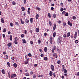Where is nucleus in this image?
I'll return each mask as SVG.
<instances>
[{"label": "nucleus", "mask_w": 79, "mask_h": 79, "mask_svg": "<svg viewBox=\"0 0 79 79\" xmlns=\"http://www.w3.org/2000/svg\"><path fill=\"white\" fill-rule=\"evenodd\" d=\"M44 50L45 52H47V47H45L44 48Z\"/></svg>", "instance_id": "6ab92c4d"}, {"label": "nucleus", "mask_w": 79, "mask_h": 79, "mask_svg": "<svg viewBox=\"0 0 79 79\" xmlns=\"http://www.w3.org/2000/svg\"><path fill=\"white\" fill-rule=\"evenodd\" d=\"M20 73L22 74V73H23V70L22 69L20 70Z\"/></svg>", "instance_id": "3c124183"}, {"label": "nucleus", "mask_w": 79, "mask_h": 79, "mask_svg": "<svg viewBox=\"0 0 79 79\" xmlns=\"http://www.w3.org/2000/svg\"><path fill=\"white\" fill-rule=\"evenodd\" d=\"M7 65H8V66H9V67H10V62H7Z\"/></svg>", "instance_id": "cd10ccee"}, {"label": "nucleus", "mask_w": 79, "mask_h": 79, "mask_svg": "<svg viewBox=\"0 0 79 79\" xmlns=\"http://www.w3.org/2000/svg\"><path fill=\"white\" fill-rule=\"evenodd\" d=\"M44 35L45 37H46L47 36V33H45Z\"/></svg>", "instance_id": "6e6d98bb"}, {"label": "nucleus", "mask_w": 79, "mask_h": 79, "mask_svg": "<svg viewBox=\"0 0 79 79\" xmlns=\"http://www.w3.org/2000/svg\"><path fill=\"white\" fill-rule=\"evenodd\" d=\"M62 71H63L64 73H67V70L66 69H62Z\"/></svg>", "instance_id": "f3484780"}, {"label": "nucleus", "mask_w": 79, "mask_h": 79, "mask_svg": "<svg viewBox=\"0 0 79 79\" xmlns=\"http://www.w3.org/2000/svg\"><path fill=\"white\" fill-rule=\"evenodd\" d=\"M62 68L64 69V65H62Z\"/></svg>", "instance_id": "69168bd1"}, {"label": "nucleus", "mask_w": 79, "mask_h": 79, "mask_svg": "<svg viewBox=\"0 0 79 79\" xmlns=\"http://www.w3.org/2000/svg\"><path fill=\"white\" fill-rule=\"evenodd\" d=\"M15 40L14 41H17V40H18V38H17V37H15Z\"/></svg>", "instance_id": "e433bc0d"}, {"label": "nucleus", "mask_w": 79, "mask_h": 79, "mask_svg": "<svg viewBox=\"0 0 79 79\" xmlns=\"http://www.w3.org/2000/svg\"><path fill=\"white\" fill-rule=\"evenodd\" d=\"M3 32H6V28H4L3 29Z\"/></svg>", "instance_id": "a878e982"}, {"label": "nucleus", "mask_w": 79, "mask_h": 79, "mask_svg": "<svg viewBox=\"0 0 79 79\" xmlns=\"http://www.w3.org/2000/svg\"><path fill=\"white\" fill-rule=\"evenodd\" d=\"M35 31L37 33L39 32V28H36L35 29Z\"/></svg>", "instance_id": "39448f33"}, {"label": "nucleus", "mask_w": 79, "mask_h": 79, "mask_svg": "<svg viewBox=\"0 0 79 79\" xmlns=\"http://www.w3.org/2000/svg\"><path fill=\"white\" fill-rule=\"evenodd\" d=\"M51 69L52 70H54L55 69V67H54V66L53 65H52L51 66Z\"/></svg>", "instance_id": "20e7f679"}, {"label": "nucleus", "mask_w": 79, "mask_h": 79, "mask_svg": "<svg viewBox=\"0 0 79 79\" xmlns=\"http://www.w3.org/2000/svg\"><path fill=\"white\" fill-rule=\"evenodd\" d=\"M77 31H76L74 34V35H77Z\"/></svg>", "instance_id": "0e129e2a"}, {"label": "nucleus", "mask_w": 79, "mask_h": 79, "mask_svg": "<svg viewBox=\"0 0 79 79\" xmlns=\"http://www.w3.org/2000/svg\"><path fill=\"white\" fill-rule=\"evenodd\" d=\"M61 62V61H60V60H58L57 61V63L58 64H60V63Z\"/></svg>", "instance_id": "603ef678"}, {"label": "nucleus", "mask_w": 79, "mask_h": 79, "mask_svg": "<svg viewBox=\"0 0 79 79\" xmlns=\"http://www.w3.org/2000/svg\"><path fill=\"white\" fill-rule=\"evenodd\" d=\"M56 25H54L53 29V30H55V29H56Z\"/></svg>", "instance_id": "5701e85b"}, {"label": "nucleus", "mask_w": 79, "mask_h": 79, "mask_svg": "<svg viewBox=\"0 0 79 79\" xmlns=\"http://www.w3.org/2000/svg\"><path fill=\"white\" fill-rule=\"evenodd\" d=\"M67 37H68L70 36V32H68L67 34Z\"/></svg>", "instance_id": "2eb2a0df"}, {"label": "nucleus", "mask_w": 79, "mask_h": 79, "mask_svg": "<svg viewBox=\"0 0 79 79\" xmlns=\"http://www.w3.org/2000/svg\"><path fill=\"white\" fill-rule=\"evenodd\" d=\"M78 42H79V41H78V40H76L75 41V43L76 44H77Z\"/></svg>", "instance_id": "37998d69"}, {"label": "nucleus", "mask_w": 79, "mask_h": 79, "mask_svg": "<svg viewBox=\"0 0 79 79\" xmlns=\"http://www.w3.org/2000/svg\"><path fill=\"white\" fill-rule=\"evenodd\" d=\"M30 74H31V75H32L33 74V73H34V72L32 71L30 72Z\"/></svg>", "instance_id": "864d4df0"}, {"label": "nucleus", "mask_w": 79, "mask_h": 79, "mask_svg": "<svg viewBox=\"0 0 79 79\" xmlns=\"http://www.w3.org/2000/svg\"><path fill=\"white\" fill-rule=\"evenodd\" d=\"M10 26L11 27H13V26L14 25L13 24V23L11 22L10 23Z\"/></svg>", "instance_id": "7c9ffc66"}, {"label": "nucleus", "mask_w": 79, "mask_h": 79, "mask_svg": "<svg viewBox=\"0 0 79 79\" xmlns=\"http://www.w3.org/2000/svg\"><path fill=\"white\" fill-rule=\"evenodd\" d=\"M6 57L5 60H8V56L7 55H6Z\"/></svg>", "instance_id": "bb28decb"}, {"label": "nucleus", "mask_w": 79, "mask_h": 79, "mask_svg": "<svg viewBox=\"0 0 79 79\" xmlns=\"http://www.w3.org/2000/svg\"><path fill=\"white\" fill-rule=\"evenodd\" d=\"M16 76V74L13 73L11 75V78H12V79H13V78L15 77Z\"/></svg>", "instance_id": "f03ea898"}, {"label": "nucleus", "mask_w": 79, "mask_h": 79, "mask_svg": "<svg viewBox=\"0 0 79 79\" xmlns=\"http://www.w3.org/2000/svg\"><path fill=\"white\" fill-rule=\"evenodd\" d=\"M40 56L41 57H42V58H43V57H44V54H41L40 55Z\"/></svg>", "instance_id": "8fccbe9b"}, {"label": "nucleus", "mask_w": 79, "mask_h": 79, "mask_svg": "<svg viewBox=\"0 0 79 79\" xmlns=\"http://www.w3.org/2000/svg\"><path fill=\"white\" fill-rule=\"evenodd\" d=\"M58 23H59V24H60V23H61V21L60 20L58 21Z\"/></svg>", "instance_id": "338daca9"}, {"label": "nucleus", "mask_w": 79, "mask_h": 79, "mask_svg": "<svg viewBox=\"0 0 79 79\" xmlns=\"http://www.w3.org/2000/svg\"><path fill=\"white\" fill-rule=\"evenodd\" d=\"M30 21L31 23H33V18H31L30 19Z\"/></svg>", "instance_id": "4468645a"}, {"label": "nucleus", "mask_w": 79, "mask_h": 79, "mask_svg": "<svg viewBox=\"0 0 79 79\" xmlns=\"http://www.w3.org/2000/svg\"><path fill=\"white\" fill-rule=\"evenodd\" d=\"M62 40V39L61 38V37H59L58 38V39L57 40L58 42V43L60 44L61 43V42Z\"/></svg>", "instance_id": "f257e3e1"}, {"label": "nucleus", "mask_w": 79, "mask_h": 79, "mask_svg": "<svg viewBox=\"0 0 79 79\" xmlns=\"http://www.w3.org/2000/svg\"><path fill=\"white\" fill-rule=\"evenodd\" d=\"M3 53L4 55H6V53L5 52H3Z\"/></svg>", "instance_id": "e2e57ef3"}, {"label": "nucleus", "mask_w": 79, "mask_h": 79, "mask_svg": "<svg viewBox=\"0 0 79 79\" xmlns=\"http://www.w3.org/2000/svg\"><path fill=\"white\" fill-rule=\"evenodd\" d=\"M13 66L15 68H17V64H16V63H15L14 64Z\"/></svg>", "instance_id": "1a4fd4ad"}, {"label": "nucleus", "mask_w": 79, "mask_h": 79, "mask_svg": "<svg viewBox=\"0 0 79 79\" xmlns=\"http://www.w3.org/2000/svg\"><path fill=\"white\" fill-rule=\"evenodd\" d=\"M11 59H12V60H15V57H12L11 58Z\"/></svg>", "instance_id": "13d9d810"}, {"label": "nucleus", "mask_w": 79, "mask_h": 79, "mask_svg": "<svg viewBox=\"0 0 79 79\" xmlns=\"http://www.w3.org/2000/svg\"><path fill=\"white\" fill-rule=\"evenodd\" d=\"M30 75L29 73H25V76H29Z\"/></svg>", "instance_id": "4be33fe9"}, {"label": "nucleus", "mask_w": 79, "mask_h": 79, "mask_svg": "<svg viewBox=\"0 0 79 79\" xmlns=\"http://www.w3.org/2000/svg\"><path fill=\"white\" fill-rule=\"evenodd\" d=\"M68 25H69L70 27H71V26H72V25H73V23H72L70 22L69 21H68Z\"/></svg>", "instance_id": "7ed1b4c3"}, {"label": "nucleus", "mask_w": 79, "mask_h": 79, "mask_svg": "<svg viewBox=\"0 0 79 79\" xmlns=\"http://www.w3.org/2000/svg\"><path fill=\"white\" fill-rule=\"evenodd\" d=\"M12 45V43H9L7 44L8 47H11V45Z\"/></svg>", "instance_id": "f8f14e48"}, {"label": "nucleus", "mask_w": 79, "mask_h": 79, "mask_svg": "<svg viewBox=\"0 0 79 79\" xmlns=\"http://www.w3.org/2000/svg\"><path fill=\"white\" fill-rule=\"evenodd\" d=\"M7 6H8V5L7 4H6L4 6V8H7Z\"/></svg>", "instance_id": "052dcab7"}, {"label": "nucleus", "mask_w": 79, "mask_h": 79, "mask_svg": "<svg viewBox=\"0 0 79 79\" xmlns=\"http://www.w3.org/2000/svg\"><path fill=\"white\" fill-rule=\"evenodd\" d=\"M41 43V41H40V40H39L38 41V44L39 45H40Z\"/></svg>", "instance_id": "a211bd4d"}, {"label": "nucleus", "mask_w": 79, "mask_h": 79, "mask_svg": "<svg viewBox=\"0 0 79 79\" xmlns=\"http://www.w3.org/2000/svg\"><path fill=\"white\" fill-rule=\"evenodd\" d=\"M24 4H26V0H23Z\"/></svg>", "instance_id": "79ce46f5"}, {"label": "nucleus", "mask_w": 79, "mask_h": 79, "mask_svg": "<svg viewBox=\"0 0 79 79\" xmlns=\"http://www.w3.org/2000/svg\"><path fill=\"white\" fill-rule=\"evenodd\" d=\"M56 32H54L53 33V37H55V36H56Z\"/></svg>", "instance_id": "aec40b11"}, {"label": "nucleus", "mask_w": 79, "mask_h": 79, "mask_svg": "<svg viewBox=\"0 0 79 79\" xmlns=\"http://www.w3.org/2000/svg\"><path fill=\"white\" fill-rule=\"evenodd\" d=\"M27 13L29 15H30V10H27Z\"/></svg>", "instance_id": "680f3d73"}, {"label": "nucleus", "mask_w": 79, "mask_h": 79, "mask_svg": "<svg viewBox=\"0 0 79 79\" xmlns=\"http://www.w3.org/2000/svg\"><path fill=\"white\" fill-rule=\"evenodd\" d=\"M36 77H37V76H36V75H35V74L34 75L33 77V78H36Z\"/></svg>", "instance_id": "f704fd0d"}, {"label": "nucleus", "mask_w": 79, "mask_h": 79, "mask_svg": "<svg viewBox=\"0 0 79 79\" xmlns=\"http://www.w3.org/2000/svg\"><path fill=\"white\" fill-rule=\"evenodd\" d=\"M29 62L28 61H25V62L24 63V64H28V63Z\"/></svg>", "instance_id": "a18cd8bd"}, {"label": "nucleus", "mask_w": 79, "mask_h": 79, "mask_svg": "<svg viewBox=\"0 0 79 79\" xmlns=\"http://www.w3.org/2000/svg\"><path fill=\"white\" fill-rule=\"evenodd\" d=\"M39 50H40V52L41 53H42L43 52V51H42V49H40Z\"/></svg>", "instance_id": "58836bf2"}, {"label": "nucleus", "mask_w": 79, "mask_h": 79, "mask_svg": "<svg viewBox=\"0 0 79 79\" xmlns=\"http://www.w3.org/2000/svg\"><path fill=\"white\" fill-rule=\"evenodd\" d=\"M24 34H27V31L26 30L24 31Z\"/></svg>", "instance_id": "4d7b16f0"}, {"label": "nucleus", "mask_w": 79, "mask_h": 79, "mask_svg": "<svg viewBox=\"0 0 79 79\" xmlns=\"http://www.w3.org/2000/svg\"><path fill=\"white\" fill-rule=\"evenodd\" d=\"M21 23L22 24H24V21H21Z\"/></svg>", "instance_id": "4c0bfd02"}, {"label": "nucleus", "mask_w": 79, "mask_h": 79, "mask_svg": "<svg viewBox=\"0 0 79 79\" xmlns=\"http://www.w3.org/2000/svg\"><path fill=\"white\" fill-rule=\"evenodd\" d=\"M44 60L45 61H47V57H45L44 58Z\"/></svg>", "instance_id": "ea45409f"}, {"label": "nucleus", "mask_w": 79, "mask_h": 79, "mask_svg": "<svg viewBox=\"0 0 79 79\" xmlns=\"http://www.w3.org/2000/svg\"><path fill=\"white\" fill-rule=\"evenodd\" d=\"M21 37H22V38H23V37H24V35L23 34H22L21 35Z\"/></svg>", "instance_id": "2f4dec72"}, {"label": "nucleus", "mask_w": 79, "mask_h": 79, "mask_svg": "<svg viewBox=\"0 0 79 79\" xmlns=\"http://www.w3.org/2000/svg\"><path fill=\"white\" fill-rule=\"evenodd\" d=\"M1 22L2 23H5V20H4V19H3V18H2L1 19Z\"/></svg>", "instance_id": "6e6552de"}, {"label": "nucleus", "mask_w": 79, "mask_h": 79, "mask_svg": "<svg viewBox=\"0 0 79 79\" xmlns=\"http://www.w3.org/2000/svg\"><path fill=\"white\" fill-rule=\"evenodd\" d=\"M28 56L30 57H31V56H32V54H31V53H28Z\"/></svg>", "instance_id": "473e14b6"}, {"label": "nucleus", "mask_w": 79, "mask_h": 79, "mask_svg": "<svg viewBox=\"0 0 79 79\" xmlns=\"http://www.w3.org/2000/svg\"><path fill=\"white\" fill-rule=\"evenodd\" d=\"M10 40L11 41H12V40H13V37L11 35H10Z\"/></svg>", "instance_id": "412c9836"}, {"label": "nucleus", "mask_w": 79, "mask_h": 79, "mask_svg": "<svg viewBox=\"0 0 79 79\" xmlns=\"http://www.w3.org/2000/svg\"><path fill=\"white\" fill-rule=\"evenodd\" d=\"M63 37H64V38H65V37H66V34L64 35Z\"/></svg>", "instance_id": "bf43d9fd"}, {"label": "nucleus", "mask_w": 79, "mask_h": 79, "mask_svg": "<svg viewBox=\"0 0 79 79\" xmlns=\"http://www.w3.org/2000/svg\"><path fill=\"white\" fill-rule=\"evenodd\" d=\"M15 24H16L17 25V26L19 25V23L17 22H15Z\"/></svg>", "instance_id": "49530a36"}, {"label": "nucleus", "mask_w": 79, "mask_h": 79, "mask_svg": "<svg viewBox=\"0 0 79 79\" xmlns=\"http://www.w3.org/2000/svg\"><path fill=\"white\" fill-rule=\"evenodd\" d=\"M25 21L26 23L27 24H28V23H29V20L27 19H26L25 20Z\"/></svg>", "instance_id": "423d86ee"}, {"label": "nucleus", "mask_w": 79, "mask_h": 79, "mask_svg": "<svg viewBox=\"0 0 79 79\" xmlns=\"http://www.w3.org/2000/svg\"><path fill=\"white\" fill-rule=\"evenodd\" d=\"M22 40L23 41V42L24 43V44H26V43H27V42L26 40H25V39H23Z\"/></svg>", "instance_id": "9b49d317"}, {"label": "nucleus", "mask_w": 79, "mask_h": 79, "mask_svg": "<svg viewBox=\"0 0 79 79\" xmlns=\"http://www.w3.org/2000/svg\"><path fill=\"white\" fill-rule=\"evenodd\" d=\"M36 8L39 11H40V8L37 6L36 7Z\"/></svg>", "instance_id": "393cba45"}, {"label": "nucleus", "mask_w": 79, "mask_h": 79, "mask_svg": "<svg viewBox=\"0 0 79 79\" xmlns=\"http://www.w3.org/2000/svg\"><path fill=\"white\" fill-rule=\"evenodd\" d=\"M66 23H63L64 26V27H65V26H66Z\"/></svg>", "instance_id": "5fc2aeb1"}, {"label": "nucleus", "mask_w": 79, "mask_h": 79, "mask_svg": "<svg viewBox=\"0 0 79 79\" xmlns=\"http://www.w3.org/2000/svg\"><path fill=\"white\" fill-rule=\"evenodd\" d=\"M2 74H6V73L5 72V70L4 69H2Z\"/></svg>", "instance_id": "0eeeda50"}, {"label": "nucleus", "mask_w": 79, "mask_h": 79, "mask_svg": "<svg viewBox=\"0 0 79 79\" xmlns=\"http://www.w3.org/2000/svg\"><path fill=\"white\" fill-rule=\"evenodd\" d=\"M76 16H73V19H76Z\"/></svg>", "instance_id": "de8ad7c7"}, {"label": "nucleus", "mask_w": 79, "mask_h": 79, "mask_svg": "<svg viewBox=\"0 0 79 79\" xmlns=\"http://www.w3.org/2000/svg\"><path fill=\"white\" fill-rule=\"evenodd\" d=\"M14 42L15 44L16 45L18 44V42H17V41H14Z\"/></svg>", "instance_id": "c85d7f7f"}, {"label": "nucleus", "mask_w": 79, "mask_h": 79, "mask_svg": "<svg viewBox=\"0 0 79 79\" xmlns=\"http://www.w3.org/2000/svg\"><path fill=\"white\" fill-rule=\"evenodd\" d=\"M64 10V9H63V7H61L60 9V10L61 11H63Z\"/></svg>", "instance_id": "c9c22d12"}, {"label": "nucleus", "mask_w": 79, "mask_h": 79, "mask_svg": "<svg viewBox=\"0 0 79 79\" xmlns=\"http://www.w3.org/2000/svg\"><path fill=\"white\" fill-rule=\"evenodd\" d=\"M39 15L38 14L36 15L35 16L36 19H39Z\"/></svg>", "instance_id": "ddd939ff"}, {"label": "nucleus", "mask_w": 79, "mask_h": 79, "mask_svg": "<svg viewBox=\"0 0 79 79\" xmlns=\"http://www.w3.org/2000/svg\"><path fill=\"white\" fill-rule=\"evenodd\" d=\"M44 74H42L41 75H39L38 77H44Z\"/></svg>", "instance_id": "b1692460"}, {"label": "nucleus", "mask_w": 79, "mask_h": 79, "mask_svg": "<svg viewBox=\"0 0 79 79\" xmlns=\"http://www.w3.org/2000/svg\"><path fill=\"white\" fill-rule=\"evenodd\" d=\"M50 76H53V73L52 71H50Z\"/></svg>", "instance_id": "dca6fc26"}, {"label": "nucleus", "mask_w": 79, "mask_h": 79, "mask_svg": "<svg viewBox=\"0 0 79 79\" xmlns=\"http://www.w3.org/2000/svg\"><path fill=\"white\" fill-rule=\"evenodd\" d=\"M65 13L66 12H65V11H63L62 13V15H64V14H65Z\"/></svg>", "instance_id": "a19ab883"}, {"label": "nucleus", "mask_w": 79, "mask_h": 79, "mask_svg": "<svg viewBox=\"0 0 79 79\" xmlns=\"http://www.w3.org/2000/svg\"><path fill=\"white\" fill-rule=\"evenodd\" d=\"M21 9H22V11H25V8L24 7L22 6L21 7Z\"/></svg>", "instance_id": "9d476101"}, {"label": "nucleus", "mask_w": 79, "mask_h": 79, "mask_svg": "<svg viewBox=\"0 0 79 79\" xmlns=\"http://www.w3.org/2000/svg\"><path fill=\"white\" fill-rule=\"evenodd\" d=\"M53 17L54 18H55L56 17V15L55 14H54L53 15Z\"/></svg>", "instance_id": "c756f323"}, {"label": "nucleus", "mask_w": 79, "mask_h": 79, "mask_svg": "<svg viewBox=\"0 0 79 79\" xmlns=\"http://www.w3.org/2000/svg\"><path fill=\"white\" fill-rule=\"evenodd\" d=\"M16 3L15 2V1H13L12 2V4L13 5H16Z\"/></svg>", "instance_id": "72a5a7b5"}, {"label": "nucleus", "mask_w": 79, "mask_h": 79, "mask_svg": "<svg viewBox=\"0 0 79 79\" xmlns=\"http://www.w3.org/2000/svg\"><path fill=\"white\" fill-rule=\"evenodd\" d=\"M30 43V44H31V45H33V43H34L33 41H31Z\"/></svg>", "instance_id": "c03bdc74"}, {"label": "nucleus", "mask_w": 79, "mask_h": 79, "mask_svg": "<svg viewBox=\"0 0 79 79\" xmlns=\"http://www.w3.org/2000/svg\"><path fill=\"white\" fill-rule=\"evenodd\" d=\"M77 76H79V72H78L77 74Z\"/></svg>", "instance_id": "774afa93"}, {"label": "nucleus", "mask_w": 79, "mask_h": 79, "mask_svg": "<svg viewBox=\"0 0 79 79\" xmlns=\"http://www.w3.org/2000/svg\"><path fill=\"white\" fill-rule=\"evenodd\" d=\"M69 15V14H68V13H66L65 15L66 16H68V15Z\"/></svg>", "instance_id": "09e8293b"}]
</instances>
